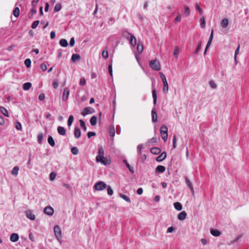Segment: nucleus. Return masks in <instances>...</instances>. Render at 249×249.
I'll return each instance as SVG.
<instances>
[{"instance_id": "1", "label": "nucleus", "mask_w": 249, "mask_h": 249, "mask_svg": "<svg viewBox=\"0 0 249 249\" xmlns=\"http://www.w3.org/2000/svg\"><path fill=\"white\" fill-rule=\"evenodd\" d=\"M168 128L167 127L163 124L160 128V133L161 135V138L165 142L167 141L168 139Z\"/></svg>"}, {"instance_id": "2", "label": "nucleus", "mask_w": 249, "mask_h": 249, "mask_svg": "<svg viewBox=\"0 0 249 249\" xmlns=\"http://www.w3.org/2000/svg\"><path fill=\"white\" fill-rule=\"evenodd\" d=\"M54 233L57 240L61 243L62 232L60 227L58 225H55L53 229Z\"/></svg>"}, {"instance_id": "3", "label": "nucleus", "mask_w": 249, "mask_h": 249, "mask_svg": "<svg viewBox=\"0 0 249 249\" xmlns=\"http://www.w3.org/2000/svg\"><path fill=\"white\" fill-rule=\"evenodd\" d=\"M159 74L163 84V91L164 93H167L169 87L166 77L162 72H160Z\"/></svg>"}, {"instance_id": "4", "label": "nucleus", "mask_w": 249, "mask_h": 249, "mask_svg": "<svg viewBox=\"0 0 249 249\" xmlns=\"http://www.w3.org/2000/svg\"><path fill=\"white\" fill-rule=\"evenodd\" d=\"M149 66L156 71H159L160 70V64L156 59L151 61L149 63Z\"/></svg>"}, {"instance_id": "5", "label": "nucleus", "mask_w": 249, "mask_h": 249, "mask_svg": "<svg viewBox=\"0 0 249 249\" xmlns=\"http://www.w3.org/2000/svg\"><path fill=\"white\" fill-rule=\"evenodd\" d=\"M107 187L106 183L102 181L96 182L93 186V188L97 191H102Z\"/></svg>"}, {"instance_id": "6", "label": "nucleus", "mask_w": 249, "mask_h": 249, "mask_svg": "<svg viewBox=\"0 0 249 249\" xmlns=\"http://www.w3.org/2000/svg\"><path fill=\"white\" fill-rule=\"evenodd\" d=\"M95 112V110L93 108L89 107H85L84 110L82 111L81 114L83 116H85L88 114H92Z\"/></svg>"}, {"instance_id": "7", "label": "nucleus", "mask_w": 249, "mask_h": 249, "mask_svg": "<svg viewBox=\"0 0 249 249\" xmlns=\"http://www.w3.org/2000/svg\"><path fill=\"white\" fill-rule=\"evenodd\" d=\"M96 161L100 162L104 165H109L110 164V161L107 159L104 156L103 157H99L96 159Z\"/></svg>"}, {"instance_id": "8", "label": "nucleus", "mask_w": 249, "mask_h": 249, "mask_svg": "<svg viewBox=\"0 0 249 249\" xmlns=\"http://www.w3.org/2000/svg\"><path fill=\"white\" fill-rule=\"evenodd\" d=\"M70 95V90L68 88H66L64 89L63 96H62V101H66L69 96Z\"/></svg>"}, {"instance_id": "9", "label": "nucleus", "mask_w": 249, "mask_h": 249, "mask_svg": "<svg viewBox=\"0 0 249 249\" xmlns=\"http://www.w3.org/2000/svg\"><path fill=\"white\" fill-rule=\"evenodd\" d=\"M54 212L53 209L51 206H47L44 209V213L50 216L53 214Z\"/></svg>"}, {"instance_id": "10", "label": "nucleus", "mask_w": 249, "mask_h": 249, "mask_svg": "<svg viewBox=\"0 0 249 249\" xmlns=\"http://www.w3.org/2000/svg\"><path fill=\"white\" fill-rule=\"evenodd\" d=\"M25 214L26 217L31 220H34L36 218L35 215L33 213L32 211L30 210H28L26 211Z\"/></svg>"}, {"instance_id": "11", "label": "nucleus", "mask_w": 249, "mask_h": 249, "mask_svg": "<svg viewBox=\"0 0 249 249\" xmlns=\"http://www.w3.org/2000/svg\"><path fill=\"white\" fill-rule=\"evenodd\" d=\"M166 158V152L165 151L163 152L160 155L156 158V160L158 162H161L165 159Z\"/></svg>"}, {"instance_id": "12", "label": "nucleus", "mask_w": 249, "mask_h": 249, "mask_svg": "<svg viewBox=\"0 0 249 249\" xmlns=\"http://www.w3.org/2000/svg\"><path fill=\"white\" fill-rule=\"evenodd\" d=\"M165 170H166V168H165V166H164L163 165H158L156 168L155 172V173H162L165 172Z\"/></svg>"}, {"instance_id": "13", "label": "nucleus", "mask_w": 249, "mask_h": 249, "mask_svg": "<svg viewBox=\"0 0 249 249\" xmlns=\"http://www.w3.org/2000/svg\"><path fill=\"white\" fill-rule=\"evenodd\" d=\"M152 121L153 123L157 121V114L155 107H153L151 111Z\"/></svg>"}, {"instance_id": "14", "label": "nucleus", "mask_w": 249, "mask_h": 249, "mask_svg": "<svg viewBox=\"0 0 249 249\" xmlns=\"http://www.w3.org/2000/svg\"><path fill=\"white\" fill-rule=\"evenodd\" d=\"M210 233L212 235L215 237H218L221 234V232L219 230L215 229H210Z\"/></svg>"}, {"instance_id": "15", "label": "nucleus", "mask_w": 249, "mask_h": 249, "mask_svg": "<svg viewBox=\"0 0 249 249\" xmlns=\"http://www.w3.org/2000/svg\"><path fill=\"white\" fill-rule=\"evenodd\" d=\"M81 130L78 126H76L74 128V135L76 139H78L81 136Z\"/></svg>"}, {"instance_id": "16", "label": "nucleus", "mask_w": 249, "mask_h": 249, "mask_svg": "<svg viewBox=\"0 0 249 249\" xmlns=\"http://www.w3.org/2000/svg\"><path fill=\"white\" fill-rule=\"evenodd\" d=\"M152 97L153 99V104L155 106L157 104V95L156 90L155 88H154L153 86V89H152Z\"/></svg>"}, {"instance_id": "17", "label": "nucleus", "mask_w": 249, "mask_h": 249, "mask_svg": "<svg viewBox=\"0 0 249 249\" xmlns=\"http://www.w3.org/2000/svg\"><path fill=\"white\" fill-rule=\"evenodd\" d=\"M57 132L59 133V134L62 135V136H65L66 135V129L61 126H59L57 128Z\"/></svg>"}, {"instance_id": "18", "label": "nucleus", "mask_w": 249, "mask_h": 249, "mask_svg": "<svg viewBox=\"0 0 249 249\" xmlns=\"http://www.w3.org/2000/svg\"><path fill=\"white\" fill-rule=\"evenodd\" d=\"M150 152L154 155H159L161 152L160 148L157 147H154L151 148Z\"/></svg>"}, {"instance_id": "19", "label": "nucleus", "mask_w": 249, "mask_h": 249, "mask_svg": "<svg viewBox=\"0 0 249 249\" xmlns=\"http://www.w3.org/2000/svg\"><path fill=\"white\" fill-rule=\"evenodd\" d=\"M104 156V151L102 146H99L98 155L96 157V159L99 157H103Z\"/></svg>"}, {"instance_id": "20", "label": "nucleus", "mask_w": 249, "mask_h": 249, "mask_svg": "<svg viewBox=\"0 0 249 249\" xmlns=\"http://www.w3.org/2000/svg\"><path fill=\"white\" fill-rule=\"evenodd\" d=\"M187 213L185 211L180 212L178 216V218L180 220H183L186 218Z\"/></svg>"}, {"instance_id": "21", "label": "nucleus", "mask_w": 249, "mask_h": 249, "mask_svg": "<svg viewBox=\"0 0 249 249\" xmlns=\"http://www.w3.org/2000/svg\"><path fill=\"white\" fill-rule=\"evenodd\" d=\"M129 42L131 45L134 47L137 44V40L136 37L134 36H131L130 38H129Z\"/></svg>"}, {"instance_id": "22", "label": "nucleus", "mask_w": 249, "mask_h": 249, "mask_svg": "<svg viewBox=\"0 0 249 249\" xmlns=\"http://www.w3.org/2000/svg\"><path fill=\"white\" fill-rule=\"evenodd\" d=\"M108 132L110 137H113L115 134V128L113 125L109 126Z\"/></svg>"}, {"instance_id": "23", "label": "nucleus", "mask_w": 249, "mask_h": 249, "mask_svg": "<svg viewBox=\"0 0 249 249\" xmlns=\"http://www.w3.org/2000/svg\"><path fill=\"white\" fill-rule=\"evenodd\" d=\"M174 206L175 208L178 211H181L182 209V206L181 204L178 202H175L174 203Z\"/></svg>"}, {"instance_id": "24", "label": "nucleus", "mask_w": 249, "mask_h": 249, "mask_svg": "<svg viewBox=\"0 0 249 249\" xmlns=\"http://www.w3.org/2000/svg\"><path fill=\"white\" fill-rule=\"evenodd\" d=\"M124 162V163L125 166L128 168L130 172L131 173H134V170L133 167H131L129 164L128 163L127 160H123Z\"/></svg>"}, {"instance_id": "25", "label": "nucleus", "mask_w": 249, "mask_h": 249, "mask_svg": "<svg viewBox=\"0 0 249 249\" xmlns=\"http://www.w3.org/2000/svg\"><path fill=\"white\" fill-rule=\"evenodd\" d=\"M81 58L80 55L78 54H73L71 56V60L72 62H75L79 60Z\"/></svg>"}, {"instance_id": "26", "label": "nucleus", "mask_w": 249, "mask_h": 249, "mask_svg": "<svg viewBox=\"0 0 249 249\" xmlns=\"http://www.w3.org/2000/svg\"><path fill=\"white\" fill-rule=\"evenodd\" d=\"M122 36L124 37L126 39H129V38H130V36L133 35L131 33H129L128 32L124 31L123 32Z\"/></svg>"}, {"instance_id": "27", "label": "nucleus", "mask_w": 249, "mask_h": 249, "mask_svg": "<svg viewBox=\"0 0 249 249\" xmlns=\"http://www.w3.org/2000/svg\"><path fill=\"white\" fill-rule=\"evenodd\" d=\"M59 44L63 47H66L68 45V43L66 39L62 38L60 40Z\"/></svg>"}, {"instance_id": "28", "label": "nucleus", "mask_w": 249, "mask_h": 249, "mask_svg": "<svg viewBox=\"0 0 249 249\" xmlns=\"http://www.w3.org/2000/svg\"><path fill=\"white\" fill-rule=\"evenodd\" d=\"M48 142L49 143V144L52 147H53L55 145V142H54L53 137L51 136H49L48 137Z\"/></svg>"}, {"instance_id": "29", "label": "nucleus", "mask_w": 249, "mask_h": 249, "mask_svg": "<svg viewBox=\"0 0 249 249\" xmlns=\"http://www.w3.org/2000/svg\"><path fill=\"white\" fill-rule=\"evenodd\" d=\"M229 24V20L227 18H224L221 22V25L223 28H226Z\"/></svg>"}, {"instance_id": "30", "label": "nucleus", "mask_w": 249, "mask_h": 249, "mask_svg": "<svg viewBox=\"0 0 249 249\" xmlns=\"http://www.w3.org/2000/svg\"><path fill=\"white\" fill-rule=\"evenodd\" d=\"M32 86V83L30 82H27L23 85V89L24 90H29Z\"/></svg>"}, {"instance_id": "31", "label": "nucleus", "mask_w": 249, "mask_h": 249, "mask_svg": "<svg viewBox=\"0 0 249 249\" xmlns=\"http://www.w3.org/2000/svg\"><path fill=\"white\" fill-rule=\"evenodd\" d=\"M90 124L92 126L95 125L97 124V117L95 116H93L90 118Z\"/></svg>"}, {"instance_id": "32", "label": "nucleus", "mask_w": 249, "mask_h": 249, "mask_svg": "<svg viewBox=\"0 0 249 249\" xmlns=\"http://www.w3.org/2000/svg\"><path fill=\"white\" fill-rule=\"evenodd\" d=\"M143 50V45L142 44H140V42H139L137 44V50L138 52L139 53H141L142 52Z\"/></svg>"}, {"instance_id": "33", "label": "nucleus", "mask_w": 249, "mask_h": 249, "mask_svg": "<svg viewBox=\"0 0 249 249\" xmlns=\"http://www.w3.org/2000/svg\"><path fill=\"white\" fill-rule=\"evenodd\" d=\"M73 120H74V117L72 115H70L69 118H68V122H67V124H68V126L69 127H70L73 122Z\"/></svg>"}, {"instance_id": "34", "label": "nucleus", "mask_w": 249, "mask_h": 249, "mask_svg": "<svg viewBox=\"0 0 249 249\" xmlns=\"http://www.w3.org/2000/svg\"><path fill=\"white\" fill-rule=\"evenodd\" d=\"M185 180L186 184H187L188 187L189 188V189L193 187V185L191 183V181L186 176H185Z\"/></svg>"}, {"instance_id": "35", "label": "nucleus", "mask_w": 249, "mask_h": 249, "mask_svg": "<svg viewBox=\"0 0 249 249\" xmlns=\"http://www.w3.org/2000/svg\"><path fill=\"white\" fill-rule=\"evenodd\" d=\"M184 9H185V11H184V16L185 17L189 16L190 14V10L189 7L188 6L185 5V6H184Z\"/></svg>"}, {"instance_id": "36", "label": "nucleus", "mask_w": 249, "mask_h": 249, "mask_svg": "<svg viewBox=\"0 0 249 249\" xmlns=\"http://www.w3.org/2000/svg\"><path fill=\"white\" fill-rule=\"evenodd\" d=\"M0 112L5 116H8V112L4 107H0Z\"/></svg>"}, {"instance_id": "37", "label": "nucleus", "mask_w": 249, "mask_h": 249, "mask_svg": "<svg viewBox=\"0 0 249 249\" xmlns=\"http://www.w3.org/2000/svg\"><path fill=\"white\" fill-rule=\"evenodd\" d=\"M119 196L127 202L131 203L130 199L127 196L122 194H120Z\"/></svg>"}, {"instance_id": "38", "label": "nucleus", "mask_w": 249, "mask_h": 249, "mask_svg": "<svg viewBox=\"0 0 249 249\" xmlns=\"http://www.w3.org/2000/svg\"><path fill=\"white\" fill-rule=\"evenodd\" d=\"M79 123L81 128L84 130V131H86L87 127L86 126L85 122L83 120H80Z\"/></svg>"}, {"instance_id": "39", "label": "nucleus", "mask_w": 249, "mask_h": 249, "mask_svg": "<svg viewBox=\"0 0 249 249\" xmlns=\"http://www.w3.org/2000/svg\"><path fill=\"white\" fill-rule=\"evenodd\" d=\"M62 8V5L61 3H57L54 8V11L55 12L59 11Z\"/></svg>"}, {"instance_id": "40", "label": "nucleus", "mask_w": 249, "mask_h": 249, "mask_svg": "<svg viewBox=\"0 0 249 249\" xmlns=\"http://www.w3.org/2000/svg\"><path fill=\"white\" fill-rule=\"evenodd\" d=\"M24 64L27 68H30L31 65V60L29 58H27L24 61Z\"/></svg>"}, {"instance_id": "41", "label": "nucleus", "mask_w": 249, "mask_h": 249, "mask_svg": "<svg viewBox=\"0 0 249 249\" xmlns=\"http://www.w3.org/2000/svg\"><path fill=\"white\" fill-rule=\"evenodd\" d=\"M206 23L204 17H202L200 18V27L202 28H204L205 27Z\"/></svg>"}, {"instance_id": "42", "label": "nucleus", "mask_w": 249, "mask_h": 249, "mask_svg": "<svg viewBox=\"0 0 249 249\" xmlns=\"http://www.w3.org/2000/svg\"><path fill=\"white\" fill-rule=\"evenodd\" d=\"M71 152L74 155H76L78 154L79 150L77 147H73L71 148Z\"/></svg>"}, {"instance_id": "43", "label": "nucleus", "mask_w": 249, "mask_h": 249, "mask_svg": "<svg viewBox=\"0 0 249 249\" xmlns=\"http://www.w3.org/2000/svg\"><path fill=\"white\" fill-rule=\"evenodd\" d=\"M56 176V173H55L54 172H51L49 175L50 180L51 181H53L55 179Z\"/></svg>"}, {"instance_id": "44", "label": "nucleus", "mask_w": 249, "mask_h": 249, "mask_svg": "<svg viewBox=\"0 0 249 249\" xmlns=\"http://www.w3.org/2000/svg\"><path fill=\"white\" fill-rule=\"evenodd\" d=\"M139 159L142 162H143L146 159V155L145 154H142L141 153V154H139Z\"/></svg>"}, {"instance_id": "45", "label": "nucleus", "mask_w": 249, "mask_h": 249, "mask_svg": "<svg viewBox=\"0 0 249 249\" xmlns=\"http://www.w3.org/2000/svg\"><path fill=\"white\" fill-rule=\"evenodd\" d=\"M201 42L199 41L198 43L197 46V47L196 49V51L195 52V53L196 54H197L199 52V51H200V49H201Z\"/></svg>"}, {"instance_id": "46", "label": "nucleus", "mask_w": 249, "mask_h": 249, "mask_svg": "<svg viewBox=\"0 0 249 249\" xmlns=\"http://www.w3.org/2000/svg\"><path fill=\"white\" fill-rule=\"evenodd\" d=\"M179 48L178 47H176L175 48V49L174 51V53H173V54L175 55V56L176 57V58H178V55L179 54Z\"/></svg>"}, {"instance_id": "47", "label": "nucleus", "mask_w": 249, "mask_h": 249, "mask_svg": "<svg viewBox=\"0 0 249 249\" xmlns=\"http://www.w3.org/2000/svg\"><path fill=\"white\" fill-rule=\"evenodd\" d=\"M107 192L109 196H112L113 194V191L110 186H108L107 187Z\"/></svg>"}, {"instance_id": "48", "label": "nucleus", "mask_w": 249, "mask_h": 249, "mask_svg": "<svg viewBox=\"0 0 249 249\" xmlns=\"http://www.w3.org/2000/svg\"><path fill=\"white\" fill-rule=\"evenodd\" d=\"M108 72L109 73V75L111 76H112L113 75V71H112V63H111L108 66Z\"/></svg>"}, {"instance_id": "49", "label": "nucleus", "mask_w": 249, "mask_h": 249, "mask_svg": "<svg viewBox=\"0 0 249 249\" xmlns=\"http://www.w3.org/2000/svg\"><path fill=\"white\" fill-rule=\"evenodd\" d=\"M196 10L198 11L200 15L203 14V10L200 8V7L199 6L198 3L196 4Z\"/></svg>"}, {"instance_id": "50", "label": "nucleus", "mask_w": 249, "mask_h": 249, "mask_svg": "<svg viewBox=\"0 0 249 249\" xmlns=\"http://www.w3.org/2000/svg\"><path fill=\"white\" fill-rule=\"evenodd\" d=\"M53 86L54 89H57L58 87V80L56 79L54 80L53 83Z\"/></svg>"}, {"instance_id": "51", "label": "nucleus", "mask_w": 249, "mask_h": 249, "mask_svg": "<svg viewBox=\"0 0 249 249\" xmlns=\"http://www.w3.org/2000/svg\"><path fill=\"white\" fill-rule=\"evenodd\" d=\"M212 42V41L208 40V41L207 42V45H206L205 49V51H204V55L206 54L207 51L209 49V48L210 46L211 45Z\"/></svg>"}, {"instance_id": "52", "label": "nucleus", "mask_w": 249, "mask_h": 249, "mask_svg": "<svg viewBox=\"0 0 249 249\" xmlns=\"http://www.w3.org/2000/svg\"><path fill=\"white\" fill-rule=\"evenodd\" d=\"M102 57L105 59H107L108 57V53L107 51H104L102 53Z\"/></svg>"}, {"instance_id": "53", "label": "nucleus", "mask_w": 249, "mask_h": 249, "mask_svg": "<svg viewBox=\"0 0 249 249\" xmlns=\"http://www.w3.org/2000/svg\"><path fill=\"white\" fill-rule=\"evenodd\" d=\"M39 23V20L35 21L32 24V26H31L32 28L33 29H36L37 27V25H38Z\"/></svg>"}, {"instance_id": "54", "label": "nucleus", "mask_w": 249, "mask_h": 249, "mask_svg": "<svg viewBox=\"0 0 249 249\" xmlns=\"http://www.w3.org/2000/svg\"><path fill=\"white\" fill-rule=\"evenodd\" d=\"M209 85L213 89H215V88H216L217 87L216 84L213 80L210 81Z\"/></svg>"}, {"instance_id": "55", "label": "nucleus", "mask_w": 249, "mask_h": 249, "mask_svg": "<svg viewBox=\"0 0 249 249\" xmlns=\"http://www.w3.org/2000/svg\"><path fill=\"white\" fill-rule=\"evenodd\" d=\"M143 148V145L142 144H139L137 146V150L138 152V154H141L142 153V149Z\"/></svg>"}, {"instance_id": "56", "label": "nucleus", "mask_w": 249, "mask_h": 249, "mask_svg": "<svg viewBox=\"0 0 249 249\" xmlns=\"http://www.w3.org/2000/svg\"><path fill=\"white\" fill-rule=\"evenodd\" d=\"M96 133L94 132L89 131L88 133L87 136L89 139L92 136H95Z\"/></svg>"}, {"instance_id": "57", "label": "nucleus", "mask_w": 249, "mask_h": 249, "mask_svg": "<svg viewBox=\"0 0 249 249\" xmlns=\"http://www.w3.org/2000/svg\"><path fill=\"white\" fill-rule=\"evenodd\" d=\"M177 137L176 135H174L173 136V146L174 148H176V142H177Z\"/></svg>"}, {"instance_id": "58", "label": "nucleus", "mask_w": 249, "mask_h": 249, "mask_svg": "<svg viewBox=\"0 0 249 249\" xmlns=\"http://www.w3.org/2000/svg\"><path fill=\"white\" fill-rule=\"evenodd\" d=\"M157 142V138L156 137H153L151 139L149 140L148 143H155Z\"/></svg>"}, {"instance_id": "59", "label": "nucleus", "mask_w": 249, "mask_h": 249, "mask_svg": "<svg viewBox=\"0 0 249 249\" xmlns=\"http://www.w3.org/2000/svg\"><path fill=\"white\" fill-rule=\"evenodd\" d=\"M16 233H13L10 237V240L11 241L15 242H16Z\"/></svg>"}, {"instance_id": "60", "label": "nucleus", "mask_w": 249, "mask_h": 249, "mask_svg": "<svg viewBox=\"0 0 249 249\" xmlns=\"http://www.w3.org/2000/svg\"><path fill=\"white\" fill-rule=\"evenodd\" d=\"M38 99L40 101H42L45 99V94L43 93L39 94Z\"/></svg>"}, {"instance_id": "61", "label": "nucleus", "mask_w": 249, "mask_h": 249, "mask_svg": "<svg viewBox=\"0 0 249 249\" xmlns=\"http://www.w3.org/2000/svg\"><path fill=\"white\" fill-rule=\"evenodd\" d=\"M80 85L81 86H84L86 84V80L84 78H82L80 79V81L79 83Z\"/></svg>"}, {"instance_id": "62", "label": "nucleus", "mask_w": 249, "mask_h": 249, "mask_svg": "<svg viewBox=\"0 0 249 249\" xmlns=\"http://www.w3.org/2000/svg\"><path fill=\"white\" fill-rule=\"evenodd\" d=\"M175 230V228L173 227H170L167 230V233H171L174 231Z\"/></svg>"}, {"instance_id": "63", "label": "nucleus", "mask_w": 249, "mask_h": 249, "mask_svg": "<svg viewBox=\"0 0 249 249\" xmlns=\"http://www.w3.org/2000/svg\"><path fill=\"white\" fill-rule=\"evenodd\" d=\"M40 68L43 71H45L47 69L46 64L45 63L41 64L40 65Z\"/></svg>"}, {"instance_id": "64", "label": "nucleus", "mask_w": 249, "mask_h": 249, "mask_svg": "<svg viewBox=\"0 0 249 249\" xmlns=\"http://www.w3.org/2000/svg\"><path fill=\"white\" fill-rule=\"evenodd\" d=\"M37 139H38V142L39 143H41L42 142V139H43V135L42 133H40L38 135Z\"/></svg>"}]
</instances>
